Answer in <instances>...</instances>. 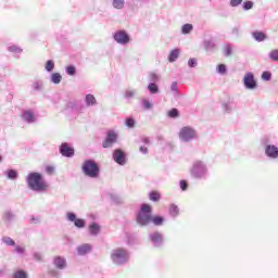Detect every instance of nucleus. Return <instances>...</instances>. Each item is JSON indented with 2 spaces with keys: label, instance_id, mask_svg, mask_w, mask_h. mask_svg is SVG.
I'll use <instances>...</instances> for the list:
<instances>
[{
  "label": "nucleus",
  "instance_id": "nucleus-1",
  "mask_svg": "<svg viewBox=\"0 0 278 278\" xmlns=\"http://www.w3.org/2000/svg\"><path fill=\"white\" fill-rule=\"evenodd\" d=\"M26 184L33 192H47L49 184L45 180V176L38 172H31L26 177Z\"/></svg>",
  "mask_w": 278,
  "mask_h": 278
},
{
  "label": "nucleus",
  "instance_id": "nucleus-2",
  "mask_svg": "<svg viewBox=\"0 0 278 278\" xmlns=\"http://www.w3.org/2000/svg\"><path fill=\"white\" fill-rule=\"evenodd\" d=\"M110 257L114 266H125L126 264H129L131 253L125 248H115L111 251Z\"/></svg>",
  "mask_w": 278,
  "mask_h": 278
},
{
  "label": "nucleus",
  "instance_id": "nucleus-3",
  "mask_svg": "<svg viewBox=\"0 0 278 278\" xmlns=\"http://www.w3.org/2000/svg\"><path fill=\"white\" fill-rule=\"evenodd\" d=\"M81 170L85 177H89V179H99L101 177V165L93 159L85 160Z\"/></svg>",
  "mask_w": 278,
  "mask_h": 278
},
{
  "label": "nucleus",
  "instance_id": "nucleus-4",
  "mask_svg": "<svg viewBox=\"0 0 278 278\" xmlns=\"http://www.w3.org/2000/svg\"><path fill=\"white\" fill-rule=\"evenodd\" d=\"M190 175L193 179H206L207 178V164L203 161H194L191 168Z\"/></svg>",
  "mask_w": 278,
  "mask_h": 278
},
{
  "label": "nucleus",
  "instance_id": "nucleus-5",
  "mask_svg": "<svg viewBox=\"0 0 278 278\" xmlns=\"http://www.w3.org/2000/svg\"><path fill=\"white\" fill-rule=\"evenodd\" d=\"M153 208L149 204H142L139 213L137 214V223L141 227H147L151 223V213Z\"/></svg>",
  "mask_w": 278,
  "mask_h": 278
},
{
  "label": "nucleus",
  "instance_id": "nucleus-6",
  "mask_svg": "<svg viewBox=\"0 0 278 278\" xmlns=\"http://www.w3.org/2000/svg\"><path fill=\"white\" fill-rule=\"evenodd\" d=\"M178 136L180 142H192V140H197V130L190 126H185L180 129Z\"/></svg>",
  "mask_w": 278,
  "mask_h": 278
},
{
  "label": "nucleus",
  "instance_id": "nucleus-7",
  "mask_svg": "<svg viewBox=\"0 0 278 278\" xmlns=\"http://www.w3.org/2000/svg\"><path fill=\"white\" fill-rule=\"evenodd\" d=\"M113 40L117 42V45H122L123 47L129 45L131 42V36L125 29H119L113 34Z\"/></svg>",
  "mask_w": 278,
  "mask_h": 278
},
{
  "label": "nucleus",
  "instance_id": "nucleus-8",
  "mask_svg": "<svg viewBox=\"0 0 278 278\" xmlns=\"http://www.w3.org/2000/svg\"><path fill=\"white\" fill-rule=\"evenodd\" d=\"M116 142H118V134L114 130H109L106 131L105 139L102 141V148L112 149Z\"/></svg>",
  "mask_w": 278,
  "mask_h": 278
},
{
  "label": "nucleus",
  "instance_id": "nucleus-9",
  "mask_svg": "<svg viewBox=\"0 0 278 278\" xmlns=\"http://www.w3.org/2000/svg\"><path fill=\"white\" fill-rule=\"evenodd\" d=\"M154 249H162L164 247V235L160 231L150 232L148 236Z\"/></svg>",
  "mask_w": 278,
  "mask_h": 278
},
{
  "label": "nucleus",
  "instance_id": "nucleus-10",
  "mask_svg": "<svg viewBox=\"0 0 278 278\" xmlns=\"http://www.w3.org/2000/svg\"><path fill=\"white\" fill-rule=\"evenodd\" d=\"M243 86L245 90H255L257 88V80L255 79V74L252 72L245 73L243 76Z\"/></svg>",
  "mask_w": 278,
  "mask_h": 278
},
{
  "label": "nucleus",
  "instance_id": "nucleus-11",
  "mask_svg": "<svg viewBox=\"0 0 278 278\" xmlns=\"http://www.w3.org/2000/svg\"><path fill=\"white\" fill-rule=\"evenodd\" d=\"M263 144H265L266 157H269V160H278V147L268 143V139H264Z\"/></svg>",
  "mask_w": 278,
  "mask_h": 278
},
{
  "label": "nucleus",
  "instance_id": "nucleus-12",
  "mask_svg": "<svg viewBox=\"0 0 278 278\" xmlns=\"http://www.w3.org/2000/svg\"><path fill=\"white\" fill-rule=\"evenodd\" d=\"M113 161L115 164H118V166H125L127 164V153L125 150L117 148L113 151Z\"/></svg>",
  "mask_w": 278,
  "mask_h": 278
},
{
  "label": "nucleus",
  "instance_id": "nucleus-13",
  "mask_svg": "<svg viewBox=\"0 0 278 278\" xmlns=\"http://www.w3.org/2000/svg\"><path fill=\"white\" fill-rule=\"evenodd\" d=\"M59 153L63 157H75V148H73L68 142H63L59 147Z\"/></svg>",
  "mask_w": 278,
  "mask_h": 278
},
{
  "label": "nucleus",
  "instance_id": "nucleus-14",
  "mask_svg": "<svg viewBox=\"0 0 278 278\" xmlns=\"http://www.w3.org/2000/svg\"><path fill=\"white\" fill-rule=\"evenodd\" d=\"M66 219L70 223H74V226L77 227V229H84V227H86V219L77 218V214H75L73 212L66 213Z\"/></svg>",
  "mask_w": 278,
  "mask_h": 278
},
{
  "label": "nucleus",
  "instance_id": "nucleus-15",
  "mask_svg": "<svg viewBox=\"0 0 278 278\" xmlns=\"http://www.w3.org/2000/svg\"><path fill=\"white\" fill-rule=\"evenodd\" d=\"M22 121H24V123H27L28 125H31V123H36V115L34 114V111L31 110L23 111Z\"/></svg>",
  "mask_w": 278,
  "mask_h": 278
},
{
  "label": "nucleus",
  "instance_id": "nucleus-16",
  "mask_svg": "<svg viewBox=\"0 0 278 278\" xmlns=\"http://www.w3.org/2000/svg\"><path fill=\"white\" fill-rule=\"evenodd\" d=\"M53 265L55 266V268H58L59 270H64V268H66V258L63 256H55L53 258Z\"/></svg>",
  "mask_w": 278,
  "mask_h": 278
},
{
  "label": "nucleus",
  "instance_id": "nucleus-17",
  "mask_svg": "<svg viewBox=\"0 0 278 278\" xmlns=\"http://www.w3.org/2000/svg\"><path fill=\"white\" fill-rule=\"evenodd\" d=\"M180 54L181 50L179 48L173 49L167 56L168 62H170L172 64L173 62H177V60H179Z\"/></svg>",
  "mask_w": 278,
  "mask_h": 278
},
{
  "label": "nucleus",
  "instance_id": "nucleus-18",
  "mask_svg": "<svg viewBox=\"0 0 278 278\" xmlns=\"http://www.w3.org/2000/svg\"><path fill=\"white\" fill-rule=\"evenodd\" d=\"M65 110H68L70 112H81L84 106L79 105V102L71 101L67 102Z\"/></svg>",
  "mask_w": 278,
  "mask_h": 278
},
{
  "label": "nucleus",
  "instance_id": "nucleus-19",
  "mask_svg": "<svg viewBox=\"0 0 278 278\" xmlns=\"http://www.w3.org/2000/svg\"><path fill=\"white\" fill-rule=\"evenodd\" d=\"M252 38H254L256 42H264V40H267L268 36H266V33L262 30H254L252 33Z\"/></svg>",
  "mask_w": 278,
  "mask_h": 278
},
{
  "label": "nucleus",
  "instance_id": "nucleus-20",
  "mask_svg": "<svg viewBox=\"0 0 278 278\" xmlns=\"http://www.w3.org/2000/svg\"><path fill=\"white\" fill-rule=\"evenodd\" d=\"M90 251H92V245H90L89 243H84L77 247L78 255H88Z\"/></svg>",
  "mask_w": 278,
  "mask_h": 278
},
{
  "label": "nucleus",
  "instance_id": "nucleus-21",
  "mask_svg": "<svg viewBox=\"0 0 278 278\" xmlns=\"http://www.w3.org/2000/svg\"><path fill=\"white\" fill-rule=\"evenodd\" d=\"M85 103H86L87 108H92V106L97 105V98L92 93H87L85 96Z\"/></svg>",
  "mask_w": 278,
  "mask_h": 278
},
{
  "label": "nucleus",
  "instance_id": "nucleus-22",
  "mask_svg": "<svg viewBox=\"0 0 278 278\" xmlns=\"http://www.w3.org/2000/svg\"><path fill=\"white\" fill-rule=\"evenodd\" d=\"M3 175H5L7 179H11L12 181L18 179V172L16 169L9 168L3 172Z\"/></svg>",
  "mask_w": 278,
  "mask_h": 278
},
{
  "label": "nucleus",
  "instance_id": "nucleus-23",
  "mask_svg": "<svg viewBox=\"0 0 278 278\" xmlns=\"http://www.w3.org/2000/svg\"><path fill=\"white\" fill-rule=\"evenodd\" d=\"M89 233L90 236H97L98 233H101V226L98 223L92 222L89 225Z\"/></svg>",
  "mask_w": 278,
  "mask_h": 278
},
{
  "label": "nucleus",
  "instance_id": "nucleus-24",
  "mask_svg": "<svg viewBox=\"0 0 278 278\" xmlns=\"http://www.w3.org/2000/svg\"><path fill=\"white\" fill-rule=\"evenodd\" d=\"M162 79V76L157 73L154 72H150L148 74V81L149 84H157L160 83V80Z\"/></svg>",
  "mask_w": 278,
  "mask_h": 278
},
{
  "label": "nucleus",
  "instance_id": "nucleus-25",
  "mask_svg": "<svg viewBox=\"0 0 278 278\" xmlns=\"http://www.w3.org/2000/svg\"><path fill=\"white\" fill-rule=\"evenodd\" d=\"M203 45L205 51H214V49H216V42L214 41V39H205Z\"/></svg>",
  "mask_w": 278,
  "mask_h": 278
},
{
  "label": "nucleus",
  "instance_id": "nucleus-26",
  "mask_svg": "<svg viewBox=\"0 0 278 278\" xmlns=\"http://www.w3.org/2000/svg\"><path fill=\"white\" fill-rule=\"evenodd\" d=\"M149 199L153 203H157L162 199V194L160 193V191L152 190L149 192Z\"/></svg>",
  "mask_w": 278,
  "mask_h": 278
},
{
  "label": "nucleus",
  "instance_id": "nucleus-27",
  "mask_svg": "<svg viewBox=\"0 0 278 278\" xmlns=\"http://www.w3.org/2000/svg\"><path fill=\"white\" fill-rule=\"evenodd\" d=\"M148 91L150 92V94H160V86L157 85V83H149Z\"/></svg>",
  "mask_w": 278,
  "mask_h": 278
},
{
  "label": "nucleus",
  "instance_id": "nucleus-28",
  "mask_svg": "<svg viewBox=\"0 0 278 278\" xmlns=\"http://www.w3.org/2000/svg\"><path fill=\"white\" fill-rule=\"evenodd\" d=\"M66 75H70V77H75L77 75V67L73 64H70L65 67Z\"/></svg>",
  "mask_w": 278,
  "mask_h": 278
},
{
  "label": "nucleus",
  "instance_id": "nucleus-29",
  "mask_svg": "<svg viewBox=\"0 0 278 278\" xmlns=\"http://www.w3.org/2000/svg\"><path fill=\"white\" fill-rule=\"evenodd\" d=\"M222 108H223L224 112H226V114H231L233 112V102H231V101L224 102L222 104Z\"/></svg>",
  "mask_w": 278,
  "mask_h": 278
},
{
  "label": "nucleus",
  "instance_id": "nucleus-30",
  "mask_svg": "<svg viewBox=\"0 0 278 278\" xmlns=\"http://www.w3.org/2000/svg\"><path fill=\"white\" fill-rule=\"evenodd\" d=\"M151 223H153V225H155L156 227H160L162 225H164V216H160V215H155V216H151Z\"/></svg>",
  "mask_w": 278,
  "mask_h": 278
},
{
  "label": "nucleus",
  "instance_id": "nucleus-31",
  "mask_svg": "<svg viewBox=\"0 0 278 278\" xmlns=\"http://www.w3.org/2000/svg\"><path fill=\"white\" fill-rule=\"evenodd\" d=\"M43 86H45V84L42 83V80H36V81L33 83L31 89L35 92H42Z\"/></svg>",
  "mask_w": 278,
  "mask_h": 278
},
{
  "label": "nucleus",
  "instance_id": "nucleus-32",
  "mask_svg": "<svg viewBox=\"0 0 278 278\" xmlns=\"http://www.w3.org/2000/svg\"><path fill=\"white\" fill-rule=\"evenodd\" d=\"M16 218V215L12 211H7L3 214V219L5 223H12Z\"/></svg>",
  "mask_w": 278,
  "mask_h": 278
},
{
  "label": "nucleus",
  "instance_id": "nucleus-33",
  "mask_svg": "<svg viewBox=\"0 0 278 278\" xmlns=\"http://www.w3.org/2000/svg\"><path fill=\"white\" fill-rule=\"evenodd\" d=\"M50 81L52 84H61L62 81V74L60 73H52L51 76H50Z\"/></svg>",
  "mask_w": 278,
  "mask_h": 278
},
{
  "label": "nucleus",
  "instance_id": "nucleus-34",
  "mask_svg": "<svg viewBox=\"0 0 278 278\" xmlns=\"http://www.w3.org/2000/svg\"><path fill=\"white\" fill-rule=\"evenodd\" d=\"M1 241L7 247H16V241H14V239H12L11 237H8V236L2 237Z\"/></svg>",
  "mask_w": 278,
  "mask_h": 278
},
{
  "label": "nucleus",
  "instance_id": "nucleus-35",
  "mask_svg": "<svg viewBox=\"0 0 278 278\" xmlns=\"http://www.w3.org/2000/svg\"><path fill=\"white\" fill-rule=\"evenodd\" d=\"M114 10H123L125 8V0H112Z\"/></svg>",
  "mask_w": 278,
  "mask_h": 278
},
{
  "label": "nucleus",
  "instance_id": "nucleus-36",
  "mask_svg": "<svg viewBox=\"0 0 278 278\" xmlns=\"http://www.w3.org/2000/svg\"><path fill=\"white\" fill-rule=\"evenodd\" d=\"M169 215L173 216V218H177V216H179V206L172 204L169 206Z\"/></svg>",
  "mask_w": 278,
  "mask_h": 278
},
{
  "label": "nucleus",
  "instance_id": "nucleus-37",
  "mask_svg": "<svg viewBox=\"0 0 278 278\" xmlns=\"http://www.w3.org/2000/svg\"><path fill=\"white\" fill-rule=\"evenodd\" d=\"M45 68L47 73H53V71L55 70V62L53 60H48L46 62Z\"/></svg>",
  "mask_w": 278,
  "mask_h": 278
},
{
  "label": "nucleus",
  "instance_id": "nucleus-38",
  "mask_svg": "<svg viewBox=\"0 0 278 278\" xmlns=\"http://www.w3.org/2000/svg\"><path fill=\"white\" fill-rule=\"evenodd\" d=\"M8 51H9L10 53H14L15 55H18V54L23 53L22 48L18 47V46H16V45L10 46V47L8 48Z\"/></svg>",
  "mask_w": 278,
  "mask_h": 278
},
{
  "label": "nucleus",
  "instance_id": "nucleus-39",
  "mask_svg": "<svg viewBox=\"0 0 278 278\" xmlns=\"http://www.w3.org/2000/svg\"><path fill=\"white\" fill-rule=\"evenodd\" d=\"M216 73H218V75H227V65L226 64H218L216 66Z\"/></svg>",
  "mask_w": 278,
  "mask_h": 278
},
{
  "label": "nucleus",
  "instance_id": "nucleus-40",
  "mask_svg": "<svg viewBox=\"0 0 278 278\" xmlns=\"http://www.w3.org/2000/svg\"><path fill=\"white\" fill-rule=\"evenodd\" d=\"M253 5H255V3L251 0L244 1L242 3V10H244V12H249V10H253Z\"/></svg>",
  "mask_w": 278,
  "mask_h": 278
},
{
  "label": "nucleus",
  "instance_id": "nucleus-41",
  "mask_svg": "<svg viewBox=\"0 0 278 278\" xmlns=\"http://www.w3.org/2000/svg\"><path fill=\"white\" fill-rule=\"evenodd\" d=\"M192 29H194V26L192 24H185L181 27V34H185V35L191 34Z\"/></svg>",
  "mask_w": 278,
  "mask_h": 278
},
{
  "label": "nucleus",
  "instance_id": "nucleus-42",
  "mask_svg": "<svg viewBox=\"0 0 278 278\" xmlns=\"http://www.w3.org/2000/svg\"><path fill=\"white\" fill-rule=\"evenodd\" d=\"M233 53V48H231V43H227L224 46V55L225 58H229Z\"/></svg>",
  "mask_w": 278,
  "mask_h": 278
},
{
  "label": "nucleus",
  "instance_id": "nucleus-43",
  "mask_svg": "<svg viewBox=\"0 0 278 278\" xmlns=\"http://www.w3.org/2000/svg\"><path fill=\"white\" fill-rule=\"evenodd\" d=\"M168 118H179V110L174 108L167 112Z\"/></svg>",
  "mask_w": 278,
  "mask_h": 278
},
{
  "label": "nucleus",
  "instance_id": "nucleus-44",
  "mask_svg": "<svg viewBox=\"0 0 278 278\" xmlns=\"http://www.w3.org/2000/svg\"><path fill=\"white\" fill-rule=\"evenodd\" d=\"M27 271L23 270V269H18L13 274L12 278H27Z\"/></svg>",
  "mask_w": 278,
  "mask_h": 278
},
{
  "label": "nucleus",
  "instance_id": "nucleus-45",
  "mask_svg": "<svg viewBox=\"0 0 278 278\" xmlns=\"http://www.w3.org/2000/svg\"><path fill=\"white\" fill-rule=\"evenodd\" d=\"M263 81H270L273 79V73L265 71L261 75Z\"/></svg>",
  "mask_w": 278,
  "mask_h": 278
},
{
  "label": "nucleus",
  "instance_id": "nucleus-46",
  "mask_svg": "<svg viewBox=\"0 0 278 278\" xmlns=\"http://www.w3.org/2000/svg\"><path fill=\"white\" fill-rule=\"evenodd\" d=\"M141 105H142L143 110H152L153 109V103H151V101H149L148 99H143L141 101Z\"/></svg>",
  "mask_w": 278,
  "mask_h": 278
},
{
  "label": "nucleus",
  "instance_id": "nucleus-47",
  "mask_svg": "<svg viewBox=\"0 0 278 278\" xmlns=\"http://www.w3.org/2000/svg\"><path fill=\"white\" fill-rule=\"evenodd\" d=\"M269 60H271V62H278V49L269 52Z\"/></svg>",
  "mask_w": 278,
  "mask_h": 278
},
{
  "label": "nucleus",
  "instance_id": "nucleus-48",
  "mask_svg": "<svg viewBox=\"0 0 278 278\" xmlns=\"http://www.w3.org/2000/svg\"><path fill=\"white\" fill-rule=\"evenodd\" d=\"M125 125H126V127L131 129V128L136 127V121H134L132 117H127L125 121Z\"/></svg>",
  "mask_w": 278,
  "mask_h": 278
},
{
  "label": "nucleus",
  "instance_id": "nucleus-49",
  "mask_svg": "<svg viewBox=\"0 0 278 278\" xmlns=\"http://www.w3.org/2000/svg\"><path fill=\"white\" fill-rule=\"evenodd\" d=\"M188 66L189 68H197V66H199V62L195 58H191L188 60Z\"/></svg>",
  "mask_w": 278,
  "mask_h": 278
},
{
  "label": "nucleus",
  "instance_id": "nucleus-50",
  "mask_svg": "<svg viewBox=\"0 0 278 278\" xmlns=\"http://www.w3.org/2000/svg\"><path fill=\"white\" fill-rule=\"evenodd\" d=\"M243 0H230L229 5L230 8H238L239 5H242Z\"/></svg>",
  "mask_w": 278,
  "mask_h": 278
},
{
  "label": "nucleus",
  "instance_id": "nucleus-51",
  "mask_svg": "<svg viewBox=\"0 0 278 278\" xmlns=\"http://www.w3.org/2000/svg\"><path fill=\"white\" fill-rule=\"evenodd\" d=\"M179 186H180V190H182V192H186V190H188V181L187 180H180L179 181Z\"/></svg>",
  "mask_w": 278,
  "mask_h": 278
},
{
  "label": "nucleus",
  "instance_id": "nucleus-52",
  "mask_svg": "<svg viewBox=\"0 0 278 278\" xmlns=\"http://www.w3.org/2000/svg\"><path fill=\"white\" fill-rule=\"evenodd\" d=\"M172 92H175L176 94L179 92V86L177 85V81H173L170 85Z\"/></svg>",
  "mask_w": 278,
  "mask_h": 278
},
{
  "label": "nucleus",
  "instance_id": "nucleus-53",
  "mask_svg": "<svg viewBox=\"0 0 278 278\" xmlns=\"http://www.w3.org/2000/svg\"><path fill=\"white\" fill-rule=\"evenodd\" d=\"M33 257L35 262H41L42 261V254L40 252L33 253Z\"/></svg>",
  "mask_w": 278,
  "mask_h": 278
},
{
  "label": "nucleus",
  "instance_id": "nucleus-54",
  "mask_svg": "<svg viewBox=\"0 0 278 278\" xmlns=\"http://www.w3.org/2000/svg\"><path fill=\"white\" fill-rule=\"evenodd\" d=\"M46 173L48 175H53V173H55V167H53L51 165L46 166Z\"/></svg>",
  "mask_w": 278,
  "mask_h": 278
},
{
  "label": "nucleus",
  "instance_id": "nucleus-55",
  "mask_svg": "<svg viewBox=\"0 0 278 278\" xmlns=\"http://www.w3.org/2000/svg\"><path fill=\"white\" fill-rule=\"evenodd\" d=\"M15 252L18 254V255H23V253H25V248L21 247V245H16L15 247Z\"/></svg>",
  "mask_w": 278,
  "mask_h": 278
},
{
  "label": "nucleus",
  "instance_id": "nucleus-56",
  "mask_svg": "<svg viewBox=\"0 0 278 278\" xmlns=\"http://www.w3.org/2000/svg\"><path fill=\"white\" fill-rule=\"evenodd\" d=\"M136 94V91L127 90L125 92L126 99H131Z\"/></svg>",
  "mask_w": 278,
  "mask_h": 278
},
{
  "label": "nucleus",
  "instance_id": "nucleus-57",
  "mask_svg": "<svg viewBox=\"0 0 278 278\" xmlns=\"http://www.w3.org/2000/svg\"><path fill=\"white\" fill-rule=\"evenodd\" d=\"M139 151H140V153H143V155H147V153H149V149L144 146H141L139 148Z\"/></svg>",
  "mask_w": 278,
  "mask_h": 278
},
{
  "label": "nucleus",
  "instance_id": "nucleus-58",
  "mask_svg": "<svg viewBox=\"0 0 278 278\" xmlns=\"http://www.w3.org/2000/svg\"><path fill=\"white\" fill-rule=\"evenodd\" d=\"M231 34H232L233 36H239V34H240V28L233 27L232 30H231Z\"/></svg>",
  "mask_w": 278,
  "mask_h": 278
},
{
  "label": "nucleus",
  "instance_id": "nucleus-59",
  "mask_svg": "<svg viewBox=\"0 0 278 278\" xmlns=\"http://www.w3.org/2000/svg\"><path fill=\"white\" fill-rule=\"evenodd\" d=\"M30 223H34L35 225H37V223H40V219H38V217L36 216H31Z\"/></svg>",
  "mask_w": 278,
  "mask_h": 278
},
{
  "label": "nucleus",
  "instance_id": "nucleus-60",
  "mask_svg": "<svg viewBox=\"0 0 278 278\" xmlns=\"http://www.w3.org/2000/svg\"><path fill=\"white\" fill-rule=\"evenodd\" d=\"M141 141L143 142V144H149L150 142L149 137H143Z\"/></svg>",
  "mask_w": 278,
  "mask_h": 278
},
{
  "label": "nucleus",
  "instance_id": "nucleus-61",
  "mask_svg": "<svg viewBox=\"0 0 278 278\" xmlns=\"http://www.w3.org/2000/svg\"><path fill=\"white\" fill-rule=\"evenodd\" d=\"M51 277H58V270H50Z\"/></svg>",
  "mask_w": 278,
  "mask_h": 278
},
{
  "label": "nucleus",
  "instance_id": "nucleus-62",
  "mask_svg": "<svg viewBox=\"0 0 278 278\" xmlns=\"http://www.w3.org/2000/svg\"><path fill=\"white\" fill-rule=\"evenodd\" d=\"M2 162H3V156L0 155V163H2Z\"/></svg>",
  "mask_w": 278,
  "mask_h": 278
}]
</instances>
